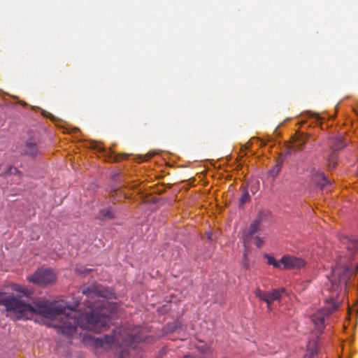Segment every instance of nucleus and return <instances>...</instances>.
I'll list each match as a JSON object with an SVG mask.
<instances>
[{
  "label": "nucleus",
  "mask_w": 358,
  "mask_h": 358,
  "mask_svg": "<svg viewBox=\"0 0 358 358\" xmlns=\"http://www.w3.org/2000/svg\"><path fill=\"white\" fill-rule=\"evenodd\" d=\"M82 293L86 296L87 307L84 313L57 301L37 300L34 306H31L13 296L3 297L4 293L1 292L0 303H3L7 310L16 313L19 320L29 319L38 314L54 321L53 327L59 329L62 334L71 336L78 327L92 331V285L83 288Z\"/></svg>",
  "instance_id": "1"
},
{
  "label": "nucleus",
  "mask_w": 358,
  "mask_h": 358,
  "mask_svg": "<svg viewBox=\"0 0 358 358\" xmlns=\"http://www.w3.org/2000/svg\"><path fill=\"white\" fill-rule=\"evenodd\" d=\"M141 327H120L112 331L111 334L105 335L103 338H96L95 345L103 347L104 345L116 344L120 348L124 347L120 352V358H131V352L134 350L135 344L142 340L140 334Z\"/></svg>",
  "instance_id": "2"
},
{
  "label": "nucleus",
  "mask_w": 358,
  "mask_h": 358,
  "mask_svg": "<svg viewBox=\"0 0 358 358\" xmlns=\"http://www.w3.org/2000/svg\"><path fill=\"white\" fill-rule=\"evenodd\" d=\"M330 302L327 303V306L319 310L311 317L313 323L318 331L322 332L324 329V319L326 317L334 313L338 308V305L333 298L330 299Z\"/></svg>",
  "instance_id": "3"
},
{
  "label": "nucleus",
  "mask_w": 358,
  "mask_h": 358,
  "mask_svg": "<svg viewBox=\"0 0 358 358\" xmlns=\"http://www.w3.org/2000/svg\"><path fill=\"white\" fill-rule=\"evenodd\" d=\"M28 280L40 286H47L56 280L55 273L50 269H38L32 275L28 277Z\"/></svg>",
  "instance_id": "4"
},
{
  "label": "nucleus",
  "mask_w": 358,
  "mask_h": 358,
  "mask_svg": "<svg viewBox=\"0 0 358 358\" xmlns=\"http://www.w3.org/2000/svg\"><path fill=\"white\" fill-rule=\"evenodd\" d=\"M358 271V264L356 266H337L332 270V275L337 278L339 284L347 285L350 278L356 274Z\"/></svg>",
  "instance_id": "5"
},
{
  "label": "nucleus",
  "mask_w": 358,
  "mask_h": 358,
  "mask_svg": "<svg viewBox=\"0 0 358 358\" xmlns=\"http://www.w3.org/2000/svg\"><path fill=\"white\" fill-rule=\"evenodd\" d=\"M282 292L279 289H273L271 292L262 291L260 289L257 288L255 294L256 297H257L259 300L264 301L266 303L267 308L269 310H271V304L275 301H280L282 297Z\"/></svg>",
  "instance_id": "6"
},
{
  "label": "nucleus",
  "mask_w": 358,
  "mask_h": 358,
  "mask_svg": "<svg viewBox=\"0 0 358 358\" xmlns=\"http://www.w3.org/2000/svg\"><path fill=\"white\" fill-rule=\"evenodd\" d=\"M283 269H299L306 265V262L300 257L293 255H284L280 259Z\"/></svg>",
  "instance_id": "7"
},
{
  "label": "nucleus",
  "mask_w": 358,
  "mask_h": 358,
  "mask_svg": "<svg viewBox=\"0 0 358 358\" xmlns=\"http://www.w3.org/2000/svg\"><path fill=\"white\" fill-rule=\"evenodd\" d=\"M23 153L30 157H36L41 154V148L38 143V140L36 138L28 139L24 144L23 148Z\"/></svg>",
  "instance_id": "8"
},
{
  "label": "nucleus",
  "mask_w": 358,
  "mask_h": 358,
  "mask_svg": "<svg viewBox=\"0 0 358 358\" xmlns=\"http://www.w3.org/2000/svg\"><path fill=\"white\" fill-rule=\"evenodd\" d=\"M340 241L344 248L350 252L348 258H351L358 249V239H352L347 236H342L340 237Z\"/></svg>",
  "instance_id": "9"
},
{
  "label": "nucleus",
  "mask_w": 358,
  "mask_h": 358,
  "mask_svg": "<svg viewBox=\"0 0 358 358\" xmlns=\"http://www.w3.org/2000/svg\"><path fill=\"white\" fill-rule=\"evenodd\" d=\"M311 174L313 176V180L315 182L316 185L320 187L321 189L325 185L331 184L330 181L325 176L323 172L313 169L311 170Z\"/></svg>",
  "instance_id": "10"
},
{
  "label": "nucleus",
  "mask_w": 358,
  "mask_h": 358,
  "mask_svg": "<svg viewBox=\"0 0 358 358\" xmlns=\"http://www.w3.org/2000/svg\"><path fill=\"white\" fill-rule=\"evenodd\" d=\"M196 349L201 353V357H196L191 355H185V358H213L214 351L207 344L201 343V344L196 346Z\"/></svg>",
  "instance_id": "11"
},
{
  "label": "nucleus",
  "mask_w": 358,
  "mask_h": 358,
  "mask_svg": "<svg viewBox=\"0 0 358 358\" xmlns=\"http://www.w3.org/2000/svg\"><path fill=\"white\" fill-rule=\"evenodd\" d=\"M308 139V134H306L301 131L296 132L295 135L293 136L294 148L299 150H303Z\"/></svg>",
  "instance_id": "12"
},
{
  "label": "nucleus",
  "mask_w": 358,
  "mask_h": 358,
  "mask_svg": "<svg viewBox=\"0 0 358 358\" xmlns=\"http://www.w3.org/2000/svg\"><path fill=\"white\" fill-rule=\"evenodd\" d=\"M332 151H336L344 148L348 142L344 138L343 136L338 135L330 138Z\"/></svg>",
  "instance_id": "13"
},
{
  "label": "nucleus",
  "mask_w": 358,
  "mask_h": 358,
  "mask_svg": "<svg viewBox=\"0 0 358 358\" xmlns=\"http://www.w3.org/2000/svg\"><path fill=\"white\" fill-rule=\"evenodd\" d=\"M260 226L261 225L259 223L256 222L255 220H254L251 223L248 231L244 235L245 247H247V245H248L250 243L253 238V235L261 229Z\"/></svg>",
  "instance_id": "14"
},
{
  "label": "nucleus",
  "mask_w": 358,
  "mask_h": 358,
  "mask_svg": "<svg viewBox=\"0 0 358 358\" xmlns=\"http://www.w3.org/2000/svg\"><path fill=\"white\" fill-rule=\"evenodd\" d=\"M98 149V147H96ZM99 151L106 154L107 159L110 162H118L127 157L126 155H117L113 151H106L104 148H99Z\"/></svg>",
  "instance_id": "15"
},
{
  "label": "nucleus",
  "mask_w": 358,
  "mask_h": 358,
  "mask_svg": "<svg viewBox=\"0 0 358 358\" xmlns=\"http://www.w3.org/2000/svg\"><path fill=\"white\" fill-rule=\"evenodd\" d=\"M318 352L317 343L315 341L310 342L307 346V352L304 358H313Z\"/></svg>",
  "instance_id": "16"
},
{
  "label": "nucleus",
  "mask_w": 358,
  "mask_h": 358,
  "mask_svg": "<svg viewBox=\"0 0 358 358\" xmlns=\"http://www.w3.org/2000/svg\"><path fill=\"white\" fill-rule=\"evenodd\" d=\"M99 215L103 220H112L115 217L113 210L110 206L100 209Z\"/></svg>",
  "instance_id": "17"
},
{
  "label": "nucleus",
  "mask_w": 358,
  "mask_h": 358,
  "mask_svg": "<svg viewBox=\"0 0 358 358\" xmlns=\"http://www.w3.org/2000/svg\"><path fill=\"white\" fill-rule=\"evenodd\" d=\"M338 161L337 154L334 151H331L327 157V168L329 171L335 169Z\"/></svg>",
  "instance_id": "18"
},
{
  "label": "nucleus",
  "mask_w": 358,
  "mask_h": 358,
  "mask_svg": "<svg viewBox=\"0 0 358 358\" xmlns=\"http://www.w3.org/2000/svg\"><path fill=\"white\" fill-rule=\"evenodd\" d=\"M284 159L282 157H279L276 161L275 165L270 170V175L273 177H275L280 173Z\"/></svg>",
  "instance_id": "19"
},
{
  "label": "nucleus",
  "mask_w": 358,
  "mask_h": 358,
  "mask_svg": "<svg viewBox=\"0 0 358 358\" xmlns=\"http://www.w3.org/2000/svg\"><path fill=\"white\" fill-rule=\"evenodd\" d=\"M271 213L268 210L259 211L255 220L256 221V222L259 223L261 225L262 223L267 221Z\"/></svg>",
  "instance_id": "20"
},
{
  "label": "nucleus",
  "mask_w": 358,
  "mask_h": 358,
  "mask_svg": "<svg viewBox=\"0 0 358 358\" xmlns=\"http://www.w3.org/2000/svg\"><path fill=\"white\" fill-rule=\"evenodd\" d=\"M264 257L267 259V263L269 265H272L273 266H274L275 268H281L282 264H281L280 260L277 261V260H275L274 257H273L270 255H267V254L264 255Z\"/></svg>",
  "instance_id": "21"
},
{
  "label": "nucleus",
  "mask_w": 358,
  "mask_h": 358,
  "mask_svg": "<svg viewBox=\"0 0 358 358\" xmlns=\"http://www.w3.org/2000/svg\"><path fill=\"white\" fill-rule=\"evenodd\" d=\"M250 197L248 190L246 189V188H244L243 190L242 195L239 199V205L241 206H243L245 203L250 201Z\"/></svg>",
  "instance_id": "22"
},
{
  "label": "nucleus",
  "mask_w": 358,
  "mask_h": 358,
  "mask_svg": "<svg viewBox=\"0 0 358 358\" xmlns=\"http://www.w3.org/2000/svg\"><path fill=\"white\" fill-rule=\"evenodd\" d=\"M180 327V324L178 321H174L172 323L168 324L166 327L167 332L176 331Z\"/></svg>",
  "instance_id": "23"
},
{
  "label": "nucleus",
  "mask_w": 358,
  "mask_h": 358,
  "mask_svg": "<svg viewBox=\"0 0 358 358\" xmlns=\"http://www.w3.org/2000/svg\"><path fill=\"white\" fill-rule=\"evenodd\" d=\"M253 238L255 245L259 248H261L264 243L263 238L259 236H255Z\"/></svg>",
  "instance_id": "24"
},
{
  "label": "nucleus",
  "mask_w": 358,
  "mask_h": 358,
  "mask_svg": "<svg viewBox=\"0 0 358 358\" xmlns=\"http://www.w3.org/2000/svg\"><path fill=\"white\" fill-rule=\"evenodd\" d=\"M258 187H259V182L257 181L252 182L250 184V189L253 194H255L257 192Z\"/></svg>",
  "instance_id": "25"
},
{
  "label": "nucleus",
  "mask_w": 358,
  "mask_h": 358,
  "mask_svg": "<svg viewBox=\"0 0 358 358\" xmlns=\"http://www.w3.org/2000/svg\"><path fill=\"white\" fill-rule=\"evenodd\" d=\"M8 173L9 174H17L19 173V171L17 168L10 166L8 171Z\"/></svg>",
  "instance_id": "26"
},
{
  "label": "nucleus",
  "mask_w": 358,
  "mask_h": 358,
  "mask_svg": "<svg viewBox=\"0 0 358 358\" xmlns=\"http://www.w3.org/2000/svg\"><path fill=\"white\" fill-rule=\"evenodd\" d=\"M206 236L208 240L213 241V234L212 233H207Z\"/></svg>",
  "instance_id": "27"
},
{
  "label": "nucleus",
  "mask_w": 358,
  "mask_h": 358,
  "mask_svg": "<svg viewBox=\"0 0 358 358\" xmlns=\"http://www.w3.org/2000/svg\"><path fill=\"white\" fill-rule=\"evenodd\" d=\"M42 114L44 116L49 117H51V116H52L50 113H49L48 112H46V111H43Z\"/></svg>",
  "instance_id": "28"
},
{
  "label": "nucleus",
  "mask_w": 358,
  "mask_h": 358,
  "mask_svg": "<svg viewBox=\"0 0 358 358\" xmlns=\"http://www.w3.org/2000/svg\"><path fill=\"white\" fill-rule=\"evenodd\" d=\"M155 153L154 152H150L149 153V156L148 157H145V160H147L148 159L152 157V156H154Z\"/></svg>",
  "instance_id": "29"
},
{
  "label": "nucleus",
  "mask_w": 358,
  "mask_h": 358,
  "mask_svg": "<svg viewBox=\"0 0 358 358\" xmlns=\"http://www.w3.org/2000/svg\"><path fill=\"white\" fill-rule=\"evenodd\" d=\"M245 149H249L251 146V143L250 142H248L246 144H245Z\"/></svg>",
  "instance_id": "30"
},
{
  "label": "nucleus",
  "mask_w": 358,
  "mask_h": 358,
  "mask_svg": "<svg viewBox=\"0 0 358 358\" xmlns=\"http://www.w3.org/2000/svg\"><path fill=\"white\" fill-rule=\"evenodd\" d=\"M76 271H78V272H80V273H85V271H87V272H88L90 270H85V271H82V270H78V268H77V269H76Z\"/></svg>",
  "instance_id": "31"
},
{
  "label": "nucleus",
  "mask_w": 358,
  "mask_h": 358,
  "mask_svg": "<svg viewBox=\"0 0 358 358\" xmlns=\"http://www.w3.org/2000/svg\"><path fill=\"white\" fill-rule=\"evenodd\" d=\"M20 291L22 292V293H24V295H26V296L28 295V291H27V292L22 291V290H20Z\"/></svg>",
  "instance_id": "32"
},
{
  "label": "nucleus",
  "mask_w": 358,
  "mask_h": 358,
  "mask_svg": "<svg viewBox=\"0 0 358 358\" xmlns=\"http://www.w3.org/2000/svg\"><path fill=\"white\" fill-rule=\"evenodd\" d=\"M183 358H185V357H183Z\"/></svg>",
  "instance_id": "33"
}]
</instances>
